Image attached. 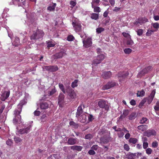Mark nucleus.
Instances as JSON below:
<instances>
[{"label":"nucleus","mask_w":159,"mask_h":159,"mask_svg":"<svg viewBox=\"0 0 159 159\" xmlns=\"http://www.w3.org/2000/svg\"><path fill=\"white\" fill-rule=\"evenodd\" d=\"M13 46L17 47L20 44V39L19 38H16L14 41L12 43Z\"/></svg>","instance_id":"nucleus-27"},{"label":"nucleus","mask_w":159,"mask_h":159,"mask_svg":"<svg viewBox=\"0 0 159 159\" xmlns=\"http://www.w3.org/2000/svg\"><path fill=\"white\" fill-rule=\"evenodd\" d=\"M78 80H75L73 82L71 83V87L72 88H74L78 86L77 83Z\"/></svg>","instance_id":"nucleus-40"},{"label":"nucleus","mask_w":159,"mask_h":159,"mask_svg":"<svg viewBox=\"0 0 159 159\" xmlns=\"http://www.w3.org/2000/svg\"><path fill=\"white\" fill-rule=\"evenodd\" d=\"M152 68V67L151 66L145 68L143 69L140 72V74H141L142 75H144L145 74L147 73L149 71L151 70Z\"/></svg>","instance_id":"nucleus-19"},{"label":"nucleus","mask_w":159,"mask_h":159,"mask_svg":"<svg viewBox=\"0 0 159 159\" xmlns=\"http://www.w3.org/2000/svg\"><path fill=\"white\" fill-rule=\"evenodd\" d=\"M132 50L129 48H125L124 50V52L126 54H129L131 52Z\"/></svg>","instance_id":"nucleus-46"},{"label":"nucleus","mask_w":159,"mask_h":159,"mask_svg":"<svg viewBox=\"0 0 159 159\" xmlns=\"http://www.w3.org/2000/svg\"><path fill=\"white\" fill-rule=\"evenodd\" d=\"M69 89L66 90V92L68 93V98L70 100L75 99L76 97L75 93L69 86Z\"/></svg>","instance_id":"nucleus-4"},{"label":"nucleus","mask_w":159,"mask_h":159,"mask_svg":"<svg viewBox=\"0 0 159 159\" xmlns=\"http://www.w3.org/2000/svg\"><path fill=\"white\" fill-rule=\"evenodd\" d=\"M129 113V110L128 109H125L123 111V114L124 117H126Z\"/></svg>","instance_id":"nucleus-38"},{"label":"nucleus","mask_w":159,"mask_h":159,"mask_svg":"<svg viewBox=\"0 0 159 159\" xmlns=\"http://www.w3.org/2000/svg\"><path fill=\"white\" fill-rule=\"evenodd\" d=\"M152 26L154 29L156 30V31L159 28V24L157 22L153 23L152 24Z\"/></svg>","instance_id":"nucleus-39"},{"label":"nucleus","mask_w":159,"mask_h":159,"mask_svg":"<svg viewBox=\"0 0 159 159\" xmlns=\"http://www.w3.org/2000/svg\"><path fill=\"white\" fill-rule=\"evenodd\" d=\"M10 93L9 91H4L1 95V99L2 101H5L9 97Z\"/></svg>","instance_id":"nucleus-16"},{"label":"nucleus","mask_w":159,"mask_h":159,"mask_svg":"<svg viewBox=\"0 0 159 159\" xmlns=\"http://www.w3.org/2000/svg\"><path fill=\"white\" fill-rule=\"evenodd\" d=\"M156 93L155 89L153 90L152 92L151 93L150 95L148 97H150L151 98L153 99L155 94Z\"/></svg>","instance_id":"nucleus-47"},{"label":"nucleus","mask_w":159,"mask_h":159,"mask_svg":"<svg viewBox=\"0 0 159 159\" xmlns=\"http://www.w3.org/2000/svg\"><path fill=\"white\" fill-rule=\"evenodd\" d=\"M104 58L105 56L102 54L98 55L94 59L93 61V64L96 65L99 64L104 59Z\"/></svg>","instance_id":"nucleus-8"},{"label":"nucleus","mask_w":159,"mask_h":159,"mask_svg":"<svg viewBox=\"0 0 159 159\" xmlns=\"http://www.w3.org/2000/svg\"><path fill=\"white\" fill-rule=\"evenodd\" d=\"M32 126L31 125H30L26 128L20 129L18 131V132L21 134H27L30 131Z\"/></svg>","instance_id":"nucleus-12"},{"label":"nucleus","mask_w":159,"mask_h":159,"mask_svg":"<svg viewBox=\"0 0 159 159\" xmlns=\"http://www.w3.org/2000/svg\"><path fill=\"white\" fill-rule=\"evenodd\" d=\"M143 147L144 149H146L148 147V143L147 142H143Z\"/></svg>","instance_id":"nucleus-62"},{"label":"nucleus","mask_w":159,"mask_h":159,"mask_svg":"<svg viewBox=\"0 0 159 159\" xmlns=\"http://www.w3.org/2000/svg\"><path fill=\"white\" fill-rule=\"evenodd\" d=\"M21 111L22 109L20 108H18V109H15L14 110V118L13 120V122L15 125L21 122V116L20 114Z\"/></svg>","instance_id":"nucleus-1"},{"label":"nucleus","mask_w":159,"mask_h":159,"mask_svg":"<svg viewBox=\"0 0 159 159\" xmlns=\"http://www.w3.org/2000/svg\"><path fill=\"white\" fill-rule=\"evenodd\" d=\"M92 7L93 9V11L95 12L99 13L101 11V9L99 7L96 6L95 5H92Z\"/></svg>","instance_id":"nucleus-29"},{"label":"nucleus","mask_w":159,"mask_h":159,"mask_svg":"<svg viewBox=\"0 0 159 159\" xmlns=\"http://www.w3.org/2000/svg\"><path fill=\"white\" fill-rule=\"evenodd\" d=\"M152 147L154 148H157L158 146V142L156 141L153 142L152 144Z\"/></svg>","instance_id":"nucleus-50"},{"label":"nucleus","mask_w":159,"mask_h":159,"mask_svg":"<svg viewBox=\"0 0 159 159\" xmlns=\"http://www.w3.org/2000/svg\"><path fill=\"white\" fill-rule=\"evenodd\" d=\"M74 39V37L72 35H69L67 38V40L68 41H72Z\"/></svg>","instance_id":"nucleus-55"},{"label":"nucleus","mask_w":159,"mask_h":159,"mask_svg":"<svg viewBox=\"0 0 159 159\" xmlns=\"http://www.w3.org/2000/svg\"><path fill=\"white\" fill-rule=\"evenodd\" d=\"M104 29L102 27H99L96 29V32L98 34H100L104 30Z\"/></svg>","instance_id":"nucleus-41"},{"label":"nucleus","mask_w":159,"mask_h":159,"mask_svg":"<svg viewBox=\"0 0 159 159\" xmlns=\"http://www.w3.org/2000/svg\"><path fill=\"white\" fill-rule=\"evenodd\" d=\"M72 24L74 30L76 32L82 31V25L80 21L77 20H74L72 21Z\"/></svg>","instance_id":"nucleus-3"},{"label":"nucleus","mask_w":159,"mask_h":159,"mask_svg":"<svg viewBox=\"0 0 159 159\" xmlns=\"http://www.w3.org/2000/svg\"><path fill=\"white\" fill-rule=\"evenodd\" d=\"M147 98V102L148 104H150L152 102L153 100V99L149 97L148 98Z\"/></svg>","instance_id":"nucleus-61"},{"label":"nucleus","mask_w":159,"mask_h":159,"mask_svg":"<svg viewBox=\"0 0 159 159\" xmlns=\"http://www.w3.org/2000/svg\"><path fill=\"white\" fill-rule=\"evenodd\" d=\"M70 125L74 128L76 129L78 127L79 125L73 121H71L70 122Z\"/></svg>","instance_id":"nucleus-34"},{"label":"nucleus","mask_w":159,"mask_h":159,"mask_svg":"<svg viewBox=\"0 0 159 159\" xmlns=\"http://www.w3.org/2000/svg\"><path fill=\"white\" fill-rule=\"evenodd\" d=\"M82 106H83L84 108V105L81 104V105H80L78 108L76 116V117L77 118H78L81 115V114H82L83 112Z\"/></svg>","instance_id":"nucleus-18"},{"label":"nucleus","mask_w":159,"mask_h":159,"mask_svg":"<svg viewBox=\"0 0 159 159\" xmlns=\"http://www.w3.org/2000/svg\"><path fill=\"white\" fill-rule=\"evenodd\" d=\"M67 143L69 145H74L77 143V138H70L68 140Z\"/></svg>","instance_id":"nucleus-20"},{"label":"nucleus","mask_w":159,"mask_h":159,"mask_svg":"<svg viewBox=\"0 0 159 159\" xmlns=\"http://www.w3.org/2000/svg\"><path fill=\"white\" fill-rule=\"evenodd\" d=\"M116 85V83L114 81L109 82L102 87V89L103 90L108 89L114 87Z\"/></svg>","instance_id":"nucleus-9"},{"label":"nucleus","mask_w":159,"mask_h":159,"mask_svg":"<svg viewBox=\"0 0 159 159\" xmlns=\"http://www.w3.org/2000/svg\"><path fill=\"white\" fill-rule=\"evenodd\" d=\"M148 119L146 118L143 117L142 119L140 120L139 123L140 124H143L146 123V122L147 121Z\"/></svg>","instance_id":"nucleus-48"},{"label":"nucleus","mask_w":159,"mask_h":159,"mask_svg":"<svg viewBox=\"0 0 159 159\" xmlns=\"http://www.w3.org/2000/svg\"><path fill=\"white\" fill-rule=\"evenodd\" d=\"M145 92L143 90H142L139 92V93H137V96L143 97L144 95Z\"/></svg>","instance_id":"nucleus-51"},{"label":"nucleus","mask_w":159,"mask_h":159,"mask_svg":"<svg viewBox=\"0 0 159 159\" xmlns=\"http://www.w3.org/2000/svg\"><path fill=\"white\" fill-rule=\"evenodd\" d=\"M66 55V53L64 51H61L59 52L56 53L53 56L54 59L62 58L64 56Z\"/></svg>","instance_id":"nucleus-11"},{"label":"nucleus","mask_w":159,"mask_h":159,"mask_svg":"<svg viewBox=\"0 0 159 159\" xmlns=\"http://www.w3.org/2000/svg\"><path fill=\"white\" fill-rule=\"evenodd\" d=\"M138 20L139 21V24L140 25H142L143 23L146 22L148 21V20L145 17L139 18Z\"/></svg>","instance_id":"nucleus-28"},{"label":"nucleus","mask_w":159,"mask_h":159,"mask_svg":"<svg viewBox=\"0 0 159 159\" xmlns=\"http://www.w3.org/2000/svg\"><path fill=\"white\" fill-rule=\"evenodd\" d=\"M126 156L128 159H134L136 156V153L129 152L126 154Z\"/></svg>","instance_id":"nucleus-24"},{"label":"nucleus","mask_w":159,"mask_h":159,"mask_svg":"<svg viewBox=\"0 0 159 159\" xmlns=\"http://www.w3.org/2000/svg\"><path fill=\"white\" fill-rule=\"evenodd\" d=\"M48 107V104L47 102H42L40 104V108L42 109H46Z\"/></svg>","instance_id":"nucleus-25"},{"label":"nucleus","mask_w":159,"mask_h":159,"mask_svg":"<svg viewBox=\"0 0 159 159\" xmlns=\"http://www.w3.org/2000/svg\"><path fill=\"white\" fill-rule=\"evenodd\" d=\"M154 32L152 30H148L146 33V35L147 36H150L152 34V33Z\"/></svg>","instance_id":"nucleus-59"},{"label":"nucleus","mask_w":159,"mask_h":159,"mask_svg":"<svg viewBox=\"0 0 159 159\" xmlns=\"http://www.w3.org/2000/svg\"><path fill=\"white\" fill-rule=\"evenodd\" d=\"M156 134L155 131L153 129L148 130L144 133V135L148 137H149L151 136L156 135Z\"/></svg>","instance_id":"nucleus-13"},{"label":"nucleus","mask_w":159,"mask_h":159,"mask_svg":"<svg viewBox=\"0 0 159 159\" xmlns=\"http://www.w3.org/2000/svg\"><path fill=\"white\" fill-rule=\"evenodd\" d=\"M56 89L54 88L52 89L51 91H49L48 94L49 96H51L53 94L56 92Z\"/></svg>","instance_id":"nucleus-53"},{"label":"nucleus","mask_w":159,"mask_h":159,"mask_svg":"<svg viewBox=\"0 0 159 159\" xmlns=\"http://www.w3.org/2000/svg\"><path fill=\"white\" fill-rule=\"evenodd\" d=\"M59 86L60 89L62 91L63 93L64 94H65L66 93V91H65L63 85L62 84L59 83Z\"/></svg>","instance_id":"nucleus-37"},{"label":"nucleus","mask_w":159,"mask_h":159,"mask_svg":"<svg viewBox=\"0 0 159 159\" xmlns=\"http://www.w3.org/2000/svg\"><path fill=\"white\" fill-rule=\"evenodd\" d=\"M65 96L64 94L61 93L58 96V104H59V106H62V105L64 102Z\"/></svg>","instance_id":"nucleus-14"},{"label":"nucleus","mask_w":159,"mask_h":159,"mask_svg":"<svg viewBox=\"0 0 159 159\" xmlns=\"http://www.w3.org/2000/svg\"><path fill=\"white\" fill-rule=\"evenodd\" d=\"M137 35L139 36H141L143 33V30L142 29H139L136 31Z\"/></svg>","instance_id":"nucleus-49"},{"label":"nucleus","mask_w":159,"mask_h":159,"mask_svg":"<svg viewBox=\"0 0 159 159\" xmlns=\"http://www.w3.org/2000/svg\"><path fill=\"white\" fill-rule=\"evenodd\" d=\"M129 38V39H128L127 40L126 43L127 45H132L134 43V42L131 39V38Z\"/></svg>","instance_id":"nucleus-42"},{"label":"nucleus","mask_w":159,"mask_h":159,"mask_svg":"<svg viewBox=\"0 0 159 159\" xmlns=\"http://www.w3.org/2000/svg\"><path fill=\"white\" fill-rule=\"evenodd\" d=\"M112 75V73L110 71H105L103 72L102 76L105 79H108L110 78Z\"/></svg>","instance_id":"nucleus-17"},{"label":"nucleus","mask_w":159,"mask_h":159,"mask_svg":"<svg viewBox=\"0 0 159 159\" xmlns=\"http://www.w3.org/2000/svg\"><path fill=\"white\" fill-rule=\"evenodd\" d=\"M98 105L99 107L102 108H104L105 110L107 111L109 109V107L106 101L101 99L98 102Z\"/></svg>","instance_id":"nucleus-7"},{"label":"nucleus","mask_w":159,"mask_h":159,"mask_svg":"<svg viewBox=\"0 0 159 159\" xmlns=\"http://www.w3.org/2000/svg\"><path fill=\"white\" fill-rule=\"evenodd\" d=\"M154 109L156 111L157 114L159 116V112H158L159 111V106L156 105L154 107Z\"/></svg>","instance_id":"nucleus-52"},{"label":"nucleus","mask_w":159,"mask_h":159,"mask_svg":"<svg viewBox=\"0 0 159 159\" xmlns=\"http://www.w3.org/2000/svg\"><path fill=\"white\" fill-rule=\"evenodd\" d=\"M70 149L73 150L80 151L83 149V147L80 146L74 145L70 146Z\"/></svg>","instance_id":"nucleus-22"},{"label":"nucleus","mask_w":159,"mask_h":159,"mask_svg":"<svg viewBox=\"0 0 159 159\" xmlns=\"http://www.w3.org/2000/svg\"><path fill=\"white\" fill-rule=\"evenodd\" d=\"M137 139L135 138H130L129 140V143L134 144H135L137 142Z\"/></svg>","instance_id":"nucleus-36"},{"label":"nucleus","mask_w":159,"mask_h":159,"mask_svg":"<svg viewBox=\"0 0 159 159\" xmlns=\"http://www.w3.org/2000/svg\"><path fill=\"white\" fill-rule=\"evenodd\" d=\"M46 43L48 45V47L49 48L53 47L55 45V43H53L52 42L49 41H46Z\"/></svg>","instance_id":"nucleus-35"},{"label":"nucleus","mask_w":159,"mask_h":159,"mask_svg":"<svg viewBox=\"0 0 159 159\" xmlns=\"http://www.w3.org/2000/svg\"><path fill=\"white\" fill-rule=\"evenodd\" d=\"M93 137V136L92 134H88L85 135V139L90 140Z\"/></svg>","instance_id":"nucleus-44"},{"label":"nucleus","mask_w":159,"mask_h":159,"mask_svg":"<svg viewBox=\"0 0 159 159\" xmlns=\"http://www.w3.org/2000/svg\"><path fill=\"white\" fill-rule=\"evenodd\" d=\"M51 5V4H50ZM57 6L56 3H52V5H50L47 8V10L50 11H54L55 8Z\"/></svg>","instance_id":"nucleus-26"},{"label":"nucleus","mask_w":159,"mask_h":159,"mask_svg":"<svg viewBox=\"0 0 159 159\" xmlns=\"http://www.w3.org/2000/svg\"><path fill=\"white\" fill-rule=\"evenodd\" d=\"M80 121L82 123H86L87 120V117L86 115L85 114H83L81 115L79 119Z\"/></svg>","instance_id":"nucleus-21"},{"label":"nucleus","mask_w":159,"mask_h":159,"mask_svg":"<svg viewBox=\"0 0 159 159\" xmlns=\"http://www.w3.org/2000/svg\"><path fill=\"white\" fill-rule=\"evenodd\" d=\"M100 1V0H93L92 2H91V5H95L97 6L98 5Z\"/></svg>","instance_id":"nucleus-43"},{"label":"nucleus","mask_w":159,"mask_h":159,"mask_svg":"<svg viewBox=\"0 0 159 159\" xmlns=\"http://www.w3.org/2000/svg\"><path fill=\"white\" fill-rule=\"evenodd\" d=\"M44 35V33L42 30L37 29L30 36V39L32 40H38L43 38Z\"/></svg>","instance_id":"nucleus-2"},{"label":"nucleus","mask_w":159,"mask_h":159,"mask_svg":"<svg viewBox=\"0 0 159 159\" xmlns=\"http://www.w3.org/2000/svg\"><path fill=\"white\" fill-rule=\"evenodd\" d=\"M6 143L7 145L11 146L12 144V142L11 140L8 139V140L6 141Z\"/></svg>","instance_id":"nucleus-64"},{"label":"nucleus","mask_w":159,"mask_h":159,"mask_svg":"<svg viewBox=\"0 0 159 159\" xmlns=\"http://www.w3.org/2000/svg\"><path fill=\"white\" fill-rule=\"evenodd\" d=\"M46 114H43L41 118L42 121L43 122L44 121L46 120Z\"/></svg>","instance_id":"nucleus-63"},{"label":"nucleus","mask_w":159,"mask_h":159,"mask_svg":"<svg viewBox=\"0 0 159 159\" xmlns=\"http://www.w3.org/2000/svg\"><path fill=\"white\" fill-rule=\"evenodd\" d=\"M110 134L109 133V134L104 135L100 139L101 143L103 144H107L111 141V139Z\"/></svg>","instance_id":"nucleus-5"},{"label":"nucleus","mask_w":159,"mask_h":159,"mask_svg":"<svg viewBox=\"0 0 159 159\" xmlns=\"http://www.w3.org/2000/svg\"><path fill=\"white\" fill-rule=\"evenodd\" d=\"M94 119L93 116L92 115H89L88 117V120L89 121H92Z\"/></svg>","instance_id":"nucleus-57"},{"label":"nucleus","mask_w":159,"mask_h":159,"mask_svg":"<svg viewBox=\"0 0 159 159\" xmlns=\"http://www.w3.org/2000/svg\"><path fill=\"white\" fill-rule=\"evenodd\" d=\"M147 101V98H143L139 104L138 107L139 108L142 107Z\"/></svg>","instance_id":"nucleus-32"},{"label":"nucleus","mask_w":159,"mask_h":159,"mask_svg":"<svg viewBox=\"0 0 159 159\" xmlns=\"http://www.w3.org/2000/svg\"><path fill=\"white\" fill-rule=\"evenodd\" d=\"M136 113L135 112L131 113L129 116V120H132L135 119L136 117Z\"/></svg>","instance_id":"nucleus-33"},{"label":"nucleus","mask_w":159,"mask_h":159,"mask_svg":"<svg viewBox=\"0 0 159 159\" xmlns=\"http://www.w3.org/2000/svg\"><path fill=\"white\" fill-rule=\"evenodd\" d=\"M43 69L51 72H55L58 70V67L56 66H43Z\"/></svg>","instance_id":"nucleus-6"},{"label":"nucleus","mask_w":159,"mask_h":159,"mask_svg":"<svg viewBox=\"0 0 159 159\" xmlns=\"http://www.w3.org/2000/svg\"><path fill=\"white\" fill-rule=\"evenodd\" d=\"M88 153L90 155H95L96 153L95 152L93 149H90V150L88 152Z\"/></svg>","instance_id":"nucleus-60"},{"label":"nucleus","mask_w":159,"mask_h":159,"mask_svg":"<svg viewBox=\"0 0 159 159\" xmlns=\"http://www.w3.org/2000/svg\"><path fill=\"white\" fill-rule=\"evenodd\" d=\"M124 135V133L122 131L117 133L118 137L120 138L123 137Z\"/></svg>","instance_id":"nucleus-58"},{"label":"nucleus","mask_w":159,"mask_h":159,"mask_svg":"<svg viewBox=\"0 0 159 159\" xmlns=\"http://www.w3.org/2000/svg\"><path fill=\"white\" fill-rule=\"evenodd\" d=\"M129 72L128 71L120 72L118 73L117 76L118 78H122L123 79H125L129 75Z\"/></svg>","instance_id":"nucleus-15"},{"label":"nucleus","mask_w":159,"mask_h":159,"mask_svg":"<svg viewBox=\"0 0 159 159\" xmlns=\"http://www.w3.org/2000/svg\"><path fill=\"white\" fill-rule=\"evenodd\" d=\"M137 128L139 130L144 132L148 129V126L147 125H140L138 126Z\"/></svg>","instance_id":"nucleus-23"},{"label":"nucleus","mask_w":159,"mask_h":159,"mask_svg":"<svg viewBox=\"0 0 159 159\" xmlns=\"http://www.w3.org/2000/svg\"><path fill=\"white\" fill-rule=\"evenodd\" d=\"M25 102L24 100H21L18 105V108H21L22 109L23 106L24 105Z\"/></svg>","instance_id":"nucleus-45"},{"label":"nucleus","mask_w":159,"mask_h":159,"mask_svg":"<svg viewBox=\"0 0 159 159\" xmlns=\"http://www.w3.org/2000/svg\"><path fill=\"white\" fill-rule=\"evenodd\" d=\"M99 14L95 13H93L91 14V18L95 20H97L98 18Z\"/></svg>","instance_id":"nucleus-30"},{"label":"nucleus","mask_w":159,"mask_h":159,"mask_svg":"<svg viewBox=\"0 0 159 159\" xmlns=\"http://www.w3.org/2000/svg\"><path fill=\"white\" fill-rule=\"evenodd\" d=\"M152 150L150 148H147L146 150V153L148 155H150L151 154Z\"/></svg>","instance_id":"nucleus-54"},{"label":"nucleus","mask_w":159,"mask_h":159,"mask_svg":"<svg viewBox=\"0 0 159 159\" xmlns=\"http://www.w3.org/2000/svg\"><path fill=\"white\" fill-rule=\"evenodd\" d=\"M47 159H58L57 154H52L48 156Z\"/></svg>","instance_id":"nucleus-31"},{"label":"nucleus","mask_w":159,"mask_h":159,"mask_svg":"<svg viewBox=\"0 0 159 159\" xmlns=\"http://www.w3.org/2000/svg\"><path fill=\"white\" fill-rule=\"evenodd\" d=\"M84 46L85 48H88L90 47L92 44L91 39L88 38L83 41Z\"/></svg>","instance_id":"nucleus-10"},{"label":"nucleus","mask_w":159,"mask_h":159,"mask_svg":"<svg viewBox=\"0 0 159 159\" xmlns=\"http://www.w3.org/2000/svg\"><path fill=\"white\" fill-rule=\"evenodd\" d=\"M124 148L125 150L127 151H129L130 149L129 146L127 144H125L124 145Z\"/></svg>","instance_id":"nucleus-56"}]
</instances>
